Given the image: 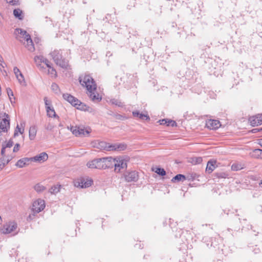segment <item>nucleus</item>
Listing matches in <instances>:
<instances>
[{
  "instance_id": "1",
  "label": "nucleus",
  "mask_w": 262,
  "mask_h": 262,
  "mask_svg": "<svg viewBox=\"0 0 262 262\" xmlns=\"http://www.w3.org/2000/svg\"><path fill=\"white\" fill-rule=\"evenodd\" d=\"M14 33L16 38L30 51L33 52L35 50L34 44L29 34L26 31L17 28L15 30Z\"/></svg>"
},
{
  "instance_id": "2",
  "label": "nucleus",
  "mask_w": 262,
  "mask_h": 262,
  "mask_svg": "<svg viewBox=\"0 0 262 262\" xmlns=\"http://www.w3.org/2000/svg\"><path fill=\"white\" fill-rule=\"evenodd\" d=\"M62 97L65 100L67 101L77 109L80 110H86V105L71 94L68 93L63 94Z\"/></svg>"
},
{
  "instance_id": "3",
  "label": "nucleus",
  "mask_w": 262,
  "mask_h": 262,
  "mask_svg": "<svg viewBox=\"0 0 262 262\" xmlns=\"http://www.w3.org/2000/svg\"><path fill=\"white\" fill-rule=\"evenodd\" d=\"M79 82L83 86L86 88L88 93H91L92 91H95L96 89L95 81L90 75H85L83 79H80Z\"/></svg>"
},
{
  "instance_id": "4",
  "label": "nucleus",
  "mask_w": 262,
  "mask_h": 262,
  "mask_svg": "<svg viewBox=\"0 0 262 262\" xmlns=\"http://www.w3.org/2000/svg\"><path fill=\"white\" fill-rule=\"evenodd\" d=\"M50 54L56 66H68V60L63 58L61 51L54 50Z\"/></svg>"
},
{
  "instance_id": "5",
  "label": "nucleus",
  "mask_w": 262,
  "mask_h": 262,
  "mask_svg": "<svg viewBox=\"0 0 262 262\" xmlns=\"http://www.w3.org/2000/svg\"><path fill=\"white\" fill-rule=\"evenodd\" d=\"M10 128V119L6 113H0V129L2 132L7 133Z\"/></svg>"
},
{
  "instance_id": "6",
  "label": "nucleus",
  "mask_w": 262,
  "mask_h": 262,
  "mask_svg": "<svg viewBox=\"0 0 262 262\" xmlns=\"http://www.w3.org/2000/svg\"><path fill=\"white\" fill-rule=\"evenodd\" d=\"M45 107L47 113V116L49 117H54L59 119V116L56 114L55 110L52 105V102L50 100L48 99L47 97L43 98Z\"/></svg>"
},
{
  "instance_id": "7",
  "label": "nucleus",
  "mask_w": 262,
  "mask_h": 262,
  "mask_svg": "<svg viewBox=\"0 0 262 262\" xmlns=\"http://www.w3.org/2000/svg\"><path fill=\"white\" fill-rule=\"evenodd\" d=\"M123 177L127 182H136L139 179L138 172L136 170H127L124 172Z\"/></svg>"
},
{
  "instance_id": "8",
  "label": "nucleus",
  "mask_w": 262,
  "mask_h": 262,
  "mask_svg": "<svg viewBox=\"0 0 262 262\" xmlns=\"http://www.w3.org/2000/svg\"><path fill=\"white\" fill-rule=\"evenodd\" d=\"M17 228V224L14 222H10L4 225L0 230L4 234H9L15 231Z\"/></svg>"
},
{
  "instance_id": "9",
  "label": "nucleus",
  "mask_w": 262,
  "mask_h": 262,
  "mask_svg": "<svg viewBox=\"0 0 262 262\" xmlns=\"http://www.w3.org/2000/svg\"><path fill=\"white\" fill-rule=\"evenodd\" d=\"M45 207V201L41 199H38L35 201L32 204V210L34 213H39Z\"/></svg>"
},
{
  "instance_id": "10",
  "label": "nucleus",
  "mask_w": 262,
  "mask_h": 262,
  "mask_svg": "<svg viewBox=\"0 0 262 262\" xmlns=\"http://www.w3.org/2000/svg\"><path fill=\"white\" fill-rule=\"evenodd\" d=\"M103 162V158L94 159L89 162L87 163V166L90 168L104 169Z\"/></svg>"
},
{
  "instance_id": "11",
  "label": "nucleus",
  "mask_w": 262,
  "mask_h": 262,
  "mask_svg": "<svg viewBox=\"0 0 262 262\" xmlns=\"http://www.w3.org/2000/svg\"><path fill=\"white\" fill-rule=\"evenodd\" d=\"M72 133L77 137H83L88 135L90 131L83 127H75L72 130Z\"/></svg>"
},
{
  "instance_id": "12",
  "label": "nucleus",
  "mask_w": 262,
  "mask_h": 262,
  "mask_svg": "<svg viewBox=\"0 0 262 262\" xmlns=\"http://www.w3.org/2000/svg\"><path fill=\"white\" fill-rule=\"evenodd\" d=\"M115 171L117 172L120 171L121 169H126L127 162L124 159L118 158L117 160H115Z\"/></svg>"
},
{
  "instance_id": "13",
  "label": "nucleus",
  "mask_w": 262,
  "mask_h": 262,
  "mask_svg": "<svg viewBox=\"0 0 262 262\" xmlns=\"http://www.w3.org/2000/svg\"><path fill=\"white\" fill-rule=\"evenodd\" d=\"M249 122L253 126H257L262 124V115L258 114L249 118Z\"/></svg>"
},
{
  "instance_id": "14",
  "label": "nucleus",
  "mask_w": 262,
  "mask_h": 262,
  "mask_svg": "<svg viewBox=\"0 0 262 262\" xmlns=\"http://www.w3.org/2000/svg\"><path fill=\"white\" fill-rule=\"evenodd\" d=\"M206 125L210 129H216L220 127L221 123L219 120L209 119L206 121Z\"/></svg>"
},
{
  "instance_id": "15",
  "label": "nucleus",
  "mask_w": 262,
  "mask_h": 262,
  "mask_svg": "<svg viewBox=\"0 0 262 262\" xmlns=\"http://www.w3.org/2000/svg\"><path fill=\"white\" fill-rule=\"evenodd\" d=\"M40 70L43 72H47L48 74L51 77H56L57 72L53 67H40Z\"/></svg>"
},
{
  "instance_id": "16",
  "label": "nucleus",
  "mask_w": 262,
  "mask_h": 262,
  "mask_svg": "<svg viewBox=\"0 0 262 262\" xmlns=\"http://www.w3.org/2000/svg\"><path fill=\"white\" fill-rule=\"evenodd\" d=\"M103 161L104 169L111 168L115 166V159L111 157L103 158Z\"/></svg>"
},
{
  "instance_id": "17",
  "label": "nucleus",
  "mask_w": 262,
  "mask_h": 262,
  "mask_svg": "<svg viewBox=\"0 0 262 262\" xmlns=\"http://www.w3.org/2000/svg\"><path fill=\"white\" fill-rule=\"evenodd\" d=\"M48 158V156L47 153L43 152L36 156L31 158V161L35 162H42L46 161Z\"/></svg>"
},
{
  "instance_id": "18",
  "label": "nucleus",
  "mask_w": 262,
  "mask_h": 262,
  "mask_svg": "<svg viewBox=\"0 0 262 262\" xmlns=\"http://www.w3.org/2000/svg\"><path fill=\"white\" fill-rule=\"evenodd\" d=\"M96 147L100 149H103L107 151H111L112 144L106 143L104 141H98Z\"/></svg>"
},
{
  "instance_id": "19",
  "label": "nucleus",
  "mask_w": 262,
  "mask_h": 262,
  "mask_svg": "<svg viewBox=\"0 0 262 262\" xmlns=\"http://www.w3.org/2000/svg\"><path fill=\"white\" fill-rule=\"evenodd\" d=\"M216 161L215 160H210L208 162L206 171L208 173H211L216 168Z\"/></svg>"
},
{
  "instance_id": "20",
  "label": "nucleus",
  "mask_w": 262,
  "mask_h": 262,
  "mask_svg": "<svg viewBox=\"0 0 262 262\" xmlns=\"http://www.w3.org/2000/svg\"><path fill=\"white\" fill-rule=\"evenodd\" d=\"M34 61L37 66H40L41 63H44L46 66H50L48 60L42 56H36L34 57Z\"/></svg>"
},
{
  "instance_id": "21",
  "label": "nucleus",
  "mask_w": 262,
  "mask_h": 262,
  "mask_svg": "<svg viewBox=\"0 0 262 262\" xmlns=\"http://www.w3.org/2000/svg\"><path fill=\"white\" fill-rule=\"evenodd\" d=\"M127 145L124 143L112 144V150L122 151L125 150Z\"/></svg>"
},
{
  "instance_id": "22",
  "label": "nucleus",
  "mask_w": 262,
  "mask_h": 262,
  "mask_svg": "<svg viewBox=\"0 0 262 262\" xmlns=\"http://www.w3.org/2000/svg\"><path fill=\"white\" fill-rule=\"evenodd\" d=\"M220 68V67H212L209 68V72L210 73V74H213L216 77H218L219 75L221 76L222 75V72Z\"/></svg>"
},
{
  "instance_id": "23",
  "label": "nucleus",
  "mask_w": 262,
  "mask_h": 262,
  "mask_svg": "<svg viewBox=\"0 0 262 262\" xmlns=\"http://www.w3.org/2000/svg\"><path fill=\"white\" fill-rule=\"evenodd\" d=\"M13 71L19 83H22L23 82H25V78L22 73L20 72V70L17 68V67H14Z\"/></svg>"
},
{
  "instance_id": "24",
  "label": "nucleus",
  "mask_w": 262,
  "mask_h": 262,
  "mask_svg": "<svg viewBox=\"0 0 262 262\" xmlns=\"http://www.w3.org/2000/svg\"><path fill=\"white\" fill-rule=\"evenodd\" d=\"M94 91H92L91 93H88V94L93 101L99 102L101 100V97L98 93H95Z\"/></svg>"
},
{
  "instance_id": "25",
  "label": "nucleus",
  "mask_w": 262,
  "mask_h": 262,
  "mask_svg": "<svg viewBox=\"0 0 262 262\" xmlns=\"http://www.w3.org/2000/svg\"><path fill=\"white\" fill-rule=\"evenodd\" d=\"M31 161V158H24L19 160L16 163L15 165L19 168L24 167L27 163Z\"/></svg>"
},
{
  "instance_id": "26",
  "label": "nucleus",
  "mask_w": 262,
  "mask_h": 262,
  "mask_svg": "<svg viewBox=\"0 0 262 262\" xmlns=\"http://www.w3.org/2000/svg\"><path fill=\"white\" fill-rule=\"evenodd\" d=\"M37 129L35 126H31L29 132V136L30 140H33L36 135Z\"/></svg>"
},
{
  "instance_id": "27",
  "label": "nucleus",
  "mask_w": 262,
  "mask_h": 262,
  "mask_svg": "<svg viewBox=\"0 0 262 262\" xmlns=\"http://www.w3.org/2000/svg\"><path fill=\"white\" fill-rule=\"evenodd\" d=\"M186 180V177L184 175L182 174H178L174 176L171 179V181L173 183L179 182L180 181L183 182Z\"/></svg>"
},
{
  "instance_id": "28",
  "label": "nucleus",
  "mask_w": 262,
  "mask_h": 262,
  "mask_svg": "<svg viewBox=\"0 0 262 262\" xmlns=\"http://www.w3.org/2000/svg\"><path fill=\"white\" fill-rule=\"evenodd\" d=\"M61 186L59 184H56L53 186L49 190V192L51 194H55L60 191Z\"/></svg>"
},
{
  "instance_id": "29",
  "label": "nucleus",
  "mask_w": 262,
  "mask_h": 262,
  "mask_svg": "<svg viewBox=\"0 0 262 262\" xmlns=\"http://www.w3.org/2000/svg\"><path fill=\"white\" fill-rule=\"evenodd\" d=\"M110 102L113 105H115L120 107H122L124 105L123 102H122L119 99H112L110 100Z\"/></svg>"
},
{
  "instance_id": "30",
  "label": "nucleus",
  "mask_w": 262,
  "mask_h": 262,
  "mask_svg": "<svg viewBox=\"0 0 262 262\" xmlns=\"http://www.w3.org/2000/svg\"><path fill=\"white\" fill-rule=\"evenodd\" d=\"M11 160V158H9L7 160L5 159V157H3L0 159V170L2 169L4 166L7 164Z\"/></svg>"
},
{
  "instance_id": "31",
  "label": "nucleus",
  "mask_w": 262,
  "mask_h": 262,
  "mask_svg": "<svg viewBox=\"0 0 262 262\" xmlns=\"http://www.w3.org/2000/svg\"><path fill=\"white\" fill-rule=\"evenodd\" d=\"M13 15L16 18H18L19 19H23L22 16V11L19 9H15L13 10Z\"/></svg>"
},
{
  "instance_id": "32",
  "label": "nucleus",
  "mask_w": 262,
  "mask_h": 262,
  "mask_svg": "<svg viewBox=\"0 0 262 262\" xmlns=\"http://www.w3.org/2000/svg\"><path fill=\"white\" fill-rule=\"evenodd\" d=\"M51 90L53 92H54L56 94H58L60 92V90L58 85L55 83H53L52 84Z\"/></svg>"
},
{
  "instance_id": "33",
  "label": "nucleus",
  "mask_w": 262,
  "mask_h": 262,
  "mask_svg": "<svg viewBox=\"0 0 262 262\" xmlns=\"http://www.w3.org/2000/svg\"><path fill=\"white\" fill-rule=\"evenodd\" d=\"M34 189L37 192H41L46 189V187L40 184H37L34 186Z\"/></svg>"
},
{
  "instance_id": "34",
  "label": "nucleus",
  "mask_w": 262,
  "mask_h": 262,
  "mask_svg": "<svg viewBox=\"0 0 262 262\" xmlns=\"http://www.w3.org/2000/svg\"><path fill=\"white\" fill-rule=\"evenodd\" d=\"M155 172L161 176H164L166 175V173L165 170L163 168L160 167H157L156 168Z\"/></svg>"
},
{
  "instance_id": "35",
  "label": "nucleus",
  "mask_w": 262,
  "mask_h": 262,
  "mask_svg": "<svg viewBox=\"0 0 262 262\" xmlns=\"http://www.w3.org/2000/svg\"><path fill=\"white\" fill-rule=\"evenodd\" d=\"M243 168V167L241 164L234 163L231 166V169L233 171H237L241 170Z\"/></svg>"
},
{
  "instance_id": "36",
  "label": "nucleus",
  "mask_w": 262,
  "mask_h": 262,
  "mask_svg": "<svg viewBox=\"0 0 262 262\" xmlns=\"http://www.w3.org/2000/svg\"><path fill=\"white\" fill-rule=\"evenodd\" d=\"M113 117L116 120H123L127 119V118L125 116L121 115L119 114H114Z\"/></svg>"
},
{
  "instance_id": "37",
  "label": "nucleus",
  "mask_w": 262,
  "mask_h": 262,
  "mask_svg": "<svg viewBox=\"0 0 262 262\" xmlns=\"http://www.w3.org/2000/svg\"><path fill=\"white\" fill-rule=\"evenodd\" d=\"M261 149H255L253 150V156L256 158H260L261 156Z\"/></svg>"
},
{
  "instance_id": "38",
  "label": "nucleus",
  "mask_w": 262,
  "mask_h": 262,
  "mask_svg": "<svg viewBox=\"0 0 262 262\" xmlns=\"http://www.w3.org/2000/svg\"><path fill=\"white\" fill-rule=\"evenodd\" d=\"M24 132V129H23L22 130H21V128L19 127V125H17L16 127V128L15 129L14 134V137H16L18 136V133L19 132L20 134H23Z\"/></svg>"
},
{
  "instance_id": "39",
  "label": "nucleus",
  "mask_w": 262,
  "mask_h": 262,
  "mask_svg": "<svg viewBox=\"0 0 262 262\" xmlns=\"http://www.w3.org/2000/svg\"><path fill=\"white\" fill-rule=\"evenodd\" d=\"M202 162V158L201 157H194L192 158V163L194 164H200Z\"/></svg>"
},
{
  "instance_id": "40",
  "label": "nucleus",
  "mask_w": 262,
  "mask_h": 262,
  "mask_svg": "<svg viewBox=\"0 0 262 262\" xmlns=\"http://www.w3.org/2000/svg\"><path fill=\"white\" fill-rule=\"evenodd\" d=\"M93 183V181L91 180H87L85 181L84 179V188H87L92 185Z\"/></svg>"
},
{
  "instance_id": "41",
  "label": "nucleus",
  "mask_w": 262,
  "mask_h": 262,
  "mask_svg": "<svg viewBox=\"0 0 262 262\" xmlns=\"http://www.w3.org/2000/svg\"><path fill=\"white\" fill-rule=\"evenodd\" d=\"M215 175L218 178H226L228 176V174L225 172L216 173Z\"/></svg>"
},
{
  "instance_id": "42",
  "label": "nucleus",
  "mask_w": 262,
  "mask_h": 262,
  "mask_svg": "<svg viewBox=\"0 0 262 262\" xmlns=\"http://www.w3.org/2000/svg\"><path fill=\"white\" fill-rule=\"evenodd\" d=\"M167 126H171L172 127L177 126V123L176 121L169 119H167Z\"/></svg>"
},
{
  "instance_id": "43",
  "label": "nucleus",
  "mask_w": 262,
  "mask_h": 262,
  "mask_svg": "<svg viewBox=\"0 0 262 262\" xmlns=\"http://www.w3.org/2000/svg\"><path fill=\"white\" fill-rule=\"evenodd\" d=\"M4 143V146L6 147V148H11L12 146H13V142L12 141V140H10L7 143Z\"/></svg>"
},
{
  "instance_id": "44",
  "label": "nucleus",
  "mask_w": 262,
  "mask_h": 262,
  "mask_svg": "<svg viewBox=\"0 0 262 262\" xmlns=\"http://www.w3.org/2000/svg\"><path fill=\"white\" fill-rule=\"evenodd\" d=\"M7 3L11 5H17L18 4V0H6Z\"/></svg>"
},
{
  "instance_id": "45",
  "label": "nucleus",
  "mask_w": 262,
  "mask_h": 262,
  "mask_svg": "<svg viewBox=\"0 0 262 262\" xmlns=\"http://www.w3.org/2000/svg\"><path fill=\"white\" fill-rule=\"evenodd\" d=\"M36 213H34V212H33V213L29 214V216L27 217V221H28V222H30V221H31L32 220H33L34 219V217H35V214H36Z\"/></svg>"
},
{
  "instance_id": "46",
  "label": "nucleus",
  "mask_w": 262,
  "mask_h": 262,
  "mask_svg": "<svg viewBox=\"0 0 262 262\" xmlns=\"http://www.w3.org/2000/svg\"><path fill=\"white\" fill-rule=\"evenodd\" d=\"M139 118L140 119H144V118H145V119L146 120H150L149 117L148 115H144V114H143L142 113H140V115H139Z\"/></svg>"
},
{
  "instance_id": "47",
  "label": "nucleus",
  "mask_w": 262,
  "mask_h": 262,
  "mask_svg": "<svg viewBox=\"0 0 262 262\" xmlns=\"http://www.w3.org/2000/svg\"><path fill=\"white\" fill-rule=\"evenodd\" d=\"M6 149V148L4 146V143H3V144H2V149H1V155H2V156L3 157H4L5 156V153Z\"/></svg>"
},
{
  "instance_id": "48",
  "label": "nucleus",
  "mask_w": 262,
  "mask_h": 262,
  "mask_svg": "<svg viewBox=\"0 0 262 262\" xmlns=\"http://www.w3.org/2000/svg\"><path fill=\"white\" fill-rule=\"evenodd\" d=\"M20 145L18 143H16L14 148H13V152H17L19 149Z\"/></svg>"
},
{
  "instance_id": "49",
  "label": "nucleus",
  "mask_w": 262,
  "mask_h": 262,
  "mask_svg": "<svg viewBox=\"0 0 262 262\" xmlns=\"http://www.w3.org/2000/svg\"><path fill=\"white\" fill-rule=\"evenodd\" d=\"M74 183V186L75 187L81 188L79 179H77V180H75Z\"/></svg>"
},
{
  "instance_id": "50",
  "label": "nucleus",
  "mask_w": 262,
  "mask_h": 262,
  "mask_svg": "<svg viewBox=\"0 0 262 262\" xmlns=\"http://www.w3.org/2000/svg\"><path fill=\"white\" fill-rule=\"evenodd\" d=\"M160 124L161 125L166 124L167 125V119H164L162 120H160L159 121Z\"/></svg>"
},
{
  "instance_id": "51",
  "label": "nucleus",
  "mask_w": 262,
  "mask_h": 262,
  "mask_svg": "<svg viewBox=\"0 0 262 262\" xmlns=\"http://www.w3.org/2000/svg\"><path fill=\"white\" fill-rule=\"evenodd\" d=\"M140 115V113L138 111L133 112V115L134 117H138L139 118Z\"/></svg>"
},
{
  "instance_id": "52",
  "label": "nucleus",
  "mask_w": 262,
  "mask_h": 262,
  "mask_svg": "<svg viewBox=\"0 0 262 262\" xmlns=\"http://www.w3.org/2000/svg\"><path fill=\"white\" fill-rule=\"evenodd\" d=\"M79 182L81 185V188H84V179H80Z\"/></svg>"
},
{
  "instance_id": "53",
  "label": "nucleus",
  "mask_w": 262,
  "mask_h": 262,
  "mask_svg": "<svg viewBox=\"0 0 262 262\" xmlns=\"http://www.w3.org/2000/svg\"><path fill=\"white\" fill-rule=\"evenodd\" d=\"M7 90V93H8V95L9 96H10V95H12V96L13 95V92L10 89H8Z\"/></svg>"
},
{
  "instance_id": "54",
  "label": "nucleus",
  "mask_w": 262,
  "mask_h": 262,
  "mask_svg": "<svg viewBox=\"0 0 262 262\" xmlns=\"http://www.w3.org/2000/svg\"><path fill=\"white\" fill-rule=\"evenodd\" d=\"M258 132H260L259 128H254L252 130L253 133H256Z\"/></svg>"
},
{
  "instance_id": "55",
  "label": "nucleus",
  "mask_w": 262,
  "mask_h": 262,
  "mask_svg": "<svg viewBox=\"0 0 262 262\" xmlns=\"http://www.w3.org/2000/svg\"><path fill=\"white\" fill-rule=\"evenodd\" d=\"M3 58L0 55V66H3Z\"/></svg>"
},
{
  "instance_id": "56",
  "label": "nucleus",
  "mask_w": 262,
  "mask_h": 262,
  "mask_svg": "<svg viewBox=\"0 0 262 262\" xmlns=\"http://www.w3.org/2000/svg\"><path fill=\"white\" fill-rule=\"evenodd\" d=\"M47 130H51L53 128L52 126H51V125H48V126L46 127V128Z\"/></svg>"
},
{
  "instance_id": "57",
  "label": "nucleus",
  "mask_w": 262,
  "mask_h": 262,
  "mask_svg": "<svg viewBox=\"0 0 262 262\" xmlns=\"http://www.w3.org/2000/svg\"><path fill=\"white\" fill-rule=\"evenodd\" d=\"M258 144L262 146V139H260L258 140Z\"/></svg>"
},
{
  "instance_id": "58",
  "label": "nucleus",
  "mask_w": 262,
  "mask_h": 262,
  "mask_svg": "<svg viewBox=\"0 0 262 262\" xmlns=\"http://www.w3.org/2000/svg\"><path fill=\"white\" fill-rule=\"evenodd\" d=\"M109 114H110V115H112V116H113V115H114V114H114V113H113L112 112H111V113H109Z\"/></svg>"
},
{
  "instance_id": "59",
  "label": "nucleus",
  "mask_w": 262,
  "mask_h": 262,
  "mask_svg": "<svg viewBox=\"0 0 262 262\" xmlns=\"http://www.w3.org/2000/svg\"><path fill=\"white\" fill-rule=\"evenodd\" d=\"M260 152H261V156H260V159H262V149H261V151H260Z\"/></svg>"
},
{
  "instance_id": "60",
  "label": "nucleus",
  "mask_w": 262,
  "mask_h": 262,
  "mask_svg": "<svg viewBox=\"0 0 262 262\" xmlns=\"http://www.w3.org/2000/svg\"><path fill=\"white\" fill-rule=\"evenodd\" d=\"M260 132H262V127L259 128Z\"/></svg>"
}]
</instances>
